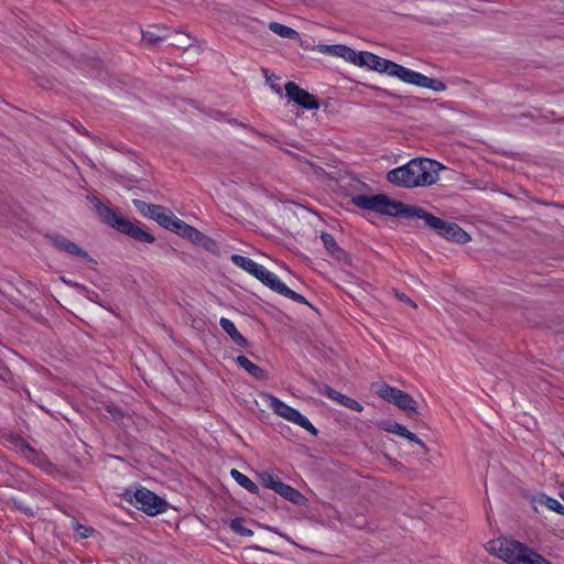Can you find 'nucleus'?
<instances>
[{
    "label": "nucleus",
    "mask_w": 564,
    "mask_h": 564,
    "mask_svg": "<svg viewBox=\"0 0 564 564\" xmlns=\"http://www.w3.org/2000/svg\"><path fill=\"white\" fill-rule=\"evenodd\" d=\"M230 259L234 264L243 269L245 271H247L250 274H252L254 267L258 264L252 259H250L248 257L240 256V254H232Z\"/></svg>",
    "instance_id": "nucleus-27"
},
{
    "label": "nucleus",
    "mask_w": 564,
    "mask_h": 564,
    "mask_svg": "<svg viewBox=\"0 0 564 564\" xmlns=\"http://www.w3.org/2000/svg\"><path fill=\"white\" fill-rule=\"evenodd\" d=\"M47 239L53 245V247L58 250L66 252L68 254H72L77 258L86 259L91 261V258L89 257L88 252H86L84 249H82L77 243L69 240L63 235L59 234H53L47 236Z\"/></svg>",
    "instance_id": "nucleus-11"
},
{
    "label": "nucleus",
    "mask_w": 564,
    "mask_h": 564,
    "mask_svg": "<svg viewBox=\"0 0 564 564\" xmlns=\"http://www.w3.org/2000/svg\"><path fill=\"white\" fill-rule=\"evenodd\" d=\"M166 37H167V35L164 33H158V32H153V31L142 32V41L148 42L150 44H153L158 41H162Z\"/></svg>",
    "instance_id": "nucleus-33"
},
{
    "label": "nucleus",
    "mask_w": 564,
    "mask_h": 564,
    "mask_svg": "<svg viewBox=\"0 0 564 564\" xmlns=\"http://www.w3.org/2000/svg\"><path fill=\"white\" fill-rule=\"evenodd\" d=\"M313 51H316L325 55L341 57L343 59L349 63H351V61H354V57L356 56V51L344 44H318L313 47Z\"/></svg>",
    "instance_id": "nucleus-13"
},
{
    "label": "nucleus",
    "mask_w": 564,
    "mask_h": 564,
    "mask_svg": "<svg viewBox=\"0 0 564 564\" xmlns=\"http://www.w3.org/2000/svg\"><path fill=\"white\" fill-rule=\"evenodd\" d=\"M264 401L267 405L280 417L303 427L313 435H317V430L314 425L296 409L285 404L280 399L271 394H264Z\"/></svg>",
    "instance_id": "nucleus-7"
},
{
    "label": "nucleus",
    "mask_w": 564,
    "mask_h": 564,
    "mask_svg": "<svg viewBox=\"0 0 564 564\" xmlns=\"http://www.w3.org/2000/svg\"><path fill=\"white\" fill-rule=\"evenodd\" d=\"M394 294H395V296H397L400 301L408 303L409 305H411V306H412V307H414V308L416 307V304H415V303H414L410 297H408L404 293H400V292H397V291H395V293H394Z\"/></svg>",
    "instance_id": "nucleus-36"
},
{
    "label": "nucleus",
    "mask_w": 564,
    "mask_h": 564,
    "mask_svg": "<svg viewBox=\"0 0 564 564\" xmlns=\"http://www.w3.org/2000/svg\"><path fill=\"white\" fill-rule=\"evenodd\" d=\"M131 502L149 516H156L166 510V501L147 488L137 489Z\"/></svg>",
    "instance_id": "nucleus-9"
},
{
    "label": "nucleus",
    "mask_w": 564,
    "mask_h": 564,
    "mask_svg": "<svg viewBox=\"0 0 564 564\" xmlns=\"http://www.w3.org/2000/svg\"><path fill=\"white\" fill-rule=\"evenodd\" d=\"M269 29L283 39L297 40L300 37L297 31L279 22H270Z\"/></svg>",
    "instance_id": "nucleus-22"
},
{
    "label": "nucleus",
    "mask_w": 564,
    "mask_h": 564,
    "mask_svg": "<svg viewBox=\"0 0 564 564\" xmlns=\"http://www.w3.org/2000/svg\"><path fill=\"white\" fill-rule=\"evenodd\" d=\"M236 362L256 379H265V371L261 367L250 361L247 357L238 356Z\"/></svg>",
    "instance_id": "nucleus-21"
},
{
    "label": "nucleus",
    "mask_w": 564,
    "mask_h": 564,
    "mask_svg": "<svg viewBox=\"0 0 564 564\" xmlns=\"http://www.w3.org/2000/svg\"><path fill=\"white\" fill-rule=\"evenodd\" d=\"M274 292H276V293H279V294H281V295L285 296V297H289V299H291V300H293V301H295L297 303L310 305V303L306 301V299L303 295L292 291L282 281L278 285V288H276V290Z\"/></svg>",
    "instance_id": "nucleus-25"
},
{
    "label": "nucleus",
    "mask_w": 564,
    "mask_h": 564,
    "mask_svg": "<svg viewBox=\"0 0 564 564\" xmlns=\"http://www.w3.org/2000/svg\"><path fill=\"white\" fill-rule=\"evenodd\" d=\"M74 530L78 534L79 538L86 539L94 533V529L90 527H86L79 523L74 524Z\"/></svg>",
    "instance_id": "nucleus-34"
},
{
    "label": "nucleus",
    "mask_w": 564,
    "mask_h": 564,
    "mask_svg": "<svg viewBox=\"0 0 564 564\" xmlns=\"http://www.w3.org/2000/svg\"><path fill=\"white\" fill-rule=\"evenodd\" d=\"M219 324L223 330L227 333L237 345H247V339L237 330L235 324L230 319L221 317Z\"/></svg>",
    "instance_id": "nucleus-20"
},
{
    "label": "nucleus",
    "mask_w": 564,
    "mask_h": 564,
    "mask_svg": "<svg viewBox=\"0 0 564 564\" xmlns=\"http://www.w3.org/2000/svg\"><path fill=\"white\" fill-rule=\"evenodd\" d=\"M230 529L241 535V536H251L253 535V531L246 528L243 525V519H240V518H235L230 521Z\"/></svg>",
    "instance_id": "nucleus-31"
},
{
    "label": "nucleus",
    "mask_w": 564,
    "mask_h": 564,
    "mask_svg": "<svg viewBox=\"0 0 564 564\" xmlns=\"http://www.w3.org/2000/svg\"><path fill=\"white\" fill-rule=\"evenodd\" d=\"M285 93L291 100L305 109H318L319 107L318 99L294 82H288L285 84Z\"/></svg>",
    "instance_id": "nucleus-10"
},
{
    "label": "nucleus",
    "mask_w": 564,
    "mask_h": 564,
    "mask_svg": "<svg viewBox=\"0 0 564 564\" xmlns=\"http://www.w3.org/2000/svg\"><path fill=\"white\" fill-rule=\"evenodd\" d=\"M351 64L359 67H368L369 69L386 73L389 76L397 77L402 82L417 87H424L434 91H443L446 89V85L434 78H430L421 73L414 72L402 65H399L392 61L382 58L370 52H356V56Z\"/></svg>",
    "instance_id": "nucleus-1"
},
{
    "label": "nucleus",
    "mask_w": 564,
    "mask_h": 564,
    "mask_svg": "<svg viewBox=\"0 0 564 564\" xmlns=\"http://www.w3.org/2000/svg\"><path fill=\"white\" fill-rule=\"evenodd\" d=\"M317 391L319 394H323L328 399L336 401L337 403L345 408H348L356 412H361L364 410V406L358 401L336 391L335 389L330 388L327 384L318 386Z\"/></svg>",
    "instance_id": "nucleus-12"
},
{
    "label": "nucleus",
    "mask_w": 564,
    "mask_h": 564,
    "mask_svg": "<svg viewBox=\"0 0 564 564\" xmlns=\"http://www.w3.org/2000/svg\"><path fill=\"white\" fill-rule=\"evenodd\" d=\"M230 475L241 487L247 489L249 492H252V494L258 492V486L249 477H247L239 470L231 469Z\"/></svg>",
    "instance_id": "nucleus-24"
},
{
    "label": "nucleus",
    "mask_w": 564,
    "mask_h": 564,
    "mask_svg": "<svg viewBox=\"0 0 564 564\" xmlns=\"http://www.w3.org/2000/svg\"><path fill=\"white\" fill-rule=\"evenodd\" d=\"M321 239L326 250L337 260H346V252L337 245L336 240L330 234L323 232Z\"/></svg>",
    "instance_id": "nucleus-19"
},
{
    "label": "nucleus",
    "mask_w": 564,
    "mask_h": 564,
    "mask_svg": "<svg viewBox=\"0 0 564 564\" xmlns=\"http://www.w3.org/2000/svg\"><path fill=\"white\" fill-rule=\"evenodd\" d=\"M300 169L304 173L312 174L317 178H322L325 175V171L322 167L315 165L313 162L305 159L300 160Z\"/></svg>",
    "instance_id": "nucleus-29"
},
{
    "label": "nucleus",
    "mask_w": 564,
    "mask_h": 564,
    "mask_svg": "<svg viewBox=\"0 0 564 564\" xmlns=\"http://www.w3.org/2000/svg\"><path fill=\"white\" fill-rule=\"evenodd\" d=\"M276 494L297 506H302L305 502V497L299 490L284 482H281L279 488H276Z\"/></svg>",
    "instance_id": "nucleus-18"
},
{
    "label": "nucleus",
    "mask_w": 564,
    "mask_h": 564,
    "mask_svg": "<svg viewBox=\"0 0 564 564\" xmlns=\"http://www.w3.org/2000/svg\"><path fill=\"white\" fill-rule=\"evenodd\" d=\"M380 427L386 432L397 434L410 442L419 444L425 452H427L425 443L422 442L414 433L410 432L405 426L393 421H383L380 423Z\"/></svg>",
    "instance_id": "nucleus-14"
},
{
    "label": "nucleus",
    "mask_w": 564,
    "mask_h": 564,
    "mask_svg": "<svg viewBox=\"0 0 564 564\" xmlns=\"http://www.w3.org/2000/svg\"><path fill=\"white\" fill-rule=\"evenodd\" d=\"M408 216L423 219L427 227L448 240L465 243L470 239L469 235L457 224L445 221L420 207H410L408 209Z\"/></svg>",
    "instance_id": "nucleus-5"
},
{
    "label": "nucleus",
    "mask_w": 564,
    "mask_h": 564,
    "mask_svg": "<svg viewBox=\"0 0 564 564\" xmlns=\"http://www.w3.org/2000/svg\"><path fill=\"white\" fill-rule=\"evenodd\" d=\"M12 503L15 508L21 509L24 513L29 516H34V511L31 508H23L18 501L14 499L12 500Z\"/></svg>",
    "instance_id": "nucleus-37"
},
{
    "label": "nucleus",
    "mask_w": 564,
    "mask_h": 564,
    "mask_svg": "<svg viewBox=\"0 0 564 564\" xmlns=\"http://www.w3.org/2000/svg\"><path fill=\"white\" fill-rule=\"evenodd\" d=\"M160 225L178 235L185 227L186 223L181 220L173 214L166 213Z\"/></svg>",
    "instance_id": "nucleus-23"
},
{
    "label": "nucleus",
    "mask_w": 564,
    "mask_h": 564,
    "mask_svg": "<svg viewBox=\"0 0 564 564\" xmlns=\"http://www.w3.org/2000/svg\"><path fill=\"white\" fill-rule=\"evenodd\" d=\"M251 275L257 278L264 285H267L268 288H270L273 291H275L278 285L281 283V280L276 274L269 271L267 268H264L263 265H261L259 263L254 267V270Z\"/></svg>",
    "instance_id": "nucleus-16"
},
{
    "label": "nucleus",
    "mask_w": 564,
    "mask_h": 564,
    "mask_svg": "<svg viewBox=\"0 0 564 564\" xmlns=\"http://www.w3.org/2000/svg\"><path fill=\"white\" fill-rule=\"evenodd\" d=\"M178 235L197 245L202 243L206 239V237L200 231L187 224Z\"/></svg>",
    "instance_id": "nucleus-26"
},
{
    "label": "nucleus",
    "mask_w": 564,
    "mask_h": 564,
    "mask_svg": "<svg viewBox=\"0 0 564 564\" xmlns=\"http://www.w3.org/2000/svg\"><path fill=\"white\" fill-rule=\"evenodd\" d=\"M487 550L508 564H552L534 550L511 539L489 541Z\"/></svg>",
    "instance_id": "nucleus-3"
},
{
    "label": "nucleus",
    "mask_w": 564,
    "mask_h": 564,
    "mask_svg": "<svg viewBox=\"0 0 564 564\" xmlns=\"http://www.w3.org/2000/svg\"><path fill=\"white\" fill-rule=\"evenodd\" d=\"M176 46L187 48L192 45V40L188 35L182 36L180 40L176 41Z\"/></svg>",
    "instance_id": "nucleus-35"
},
{
    "label": "nucleus",
    "mask_w": 564,
    "mask_h": 564,
    "mask_svg": "<svg viewBox=\"0 0 564 564\" xmlns=\"http://www.w3.org/2000/svg\"><path fill=\"white\" fill-rule=\"evenodd\" d=\"M351 202L354 203L355 206L359 208L373 210L387 215H400L402 213L408 214L409 209H405L402 203L393 202L383 194H378L373 196L357 195L352 197Z\"/></svg>",
    "instance_id": "nucleus-6"
},
{
    "label": "nucleus",
    "mask_w": 564,
    "mask_h": 564,
    "mask_svg": "<svg viewBox=\"0 0 564 564\" xmlns=\"http://www.w3.org/2000/svg\"><path fill=\"white\" fill-rule=\"evenodd\" d=\"M259 479L264 487L272 489L275 492H276V488H279V486L282 482L276 476H274L273 474L268 473V471L261 473L259 475Z\"/></svg>",
    "instance_id": "nucleus-30"
},
{
    "label": "nucleus",
    "mask_w": 564,
    "mask_h": 564,
    "mask_svg": "<svg viewBox=\"0 0 564 564\" xmlns=\"http://www.w3.org/2000/svg\"><path fill=\"white\" fill-rule=\"evenodd\" d=\"M300 169L304 173L312 174L317 178H322L325 175V171L322 167L315 165L313 162L305 159L300 160Z\"/></svg>",
    "instance_id": "nucleus-28"
},
{
    "label": "nucleus",
    "mask_w": 564,
    "mask_h": 564,
    "mask_svg": "<svg viewBox=\"0 0 564 564\" xmlns=\"http://www.w3.org/2000/svg\"><path fill=\"white\" fill-rule=\"evenodd\" d=\"M94 208L100 220L112 228H116L118 231L128 235L129 237L147 243H152L154 241V237L143 230L141 227L127 220L119 214H117L112 208L102 204L99 199L94 198Z\"/></svg>",
    "instance_id": "nucleus-4"
},
{
    "label": "nucleus",
    "mask_w": 564,
    "mask_h": 564,
    "mask_svg": "<svg viewBox=\"0 0 564 564\" xmlns=\"http://www.w3.org/2000/svg\"><path fill=\"white\" fill-rule=\"evenodd\" d=\"M443 166L430 159H413L387 173V181L398 187L430 186L438 181Z\"/></svg>",
    "instance_id": "nucleus-2"
},
{
    "label": "nucleus",
    "mask_w": 564,
    "mask_h": 564,
    "mask_svg": "<svg viewBox=\"0 0 564 564\" xmlns=\"http://www.w3.org/2000/svg\"><path fill=\"white\" fill-rule=\"evenodd\" d=\"M376 393L383 400L393 403L399 409L409 412V415H417V403L416 401L406 392L391 387L387 383H376Z\"/></svg>",
    "instance_id": "nucleus-8"
},
{
    "label": "nucleus",
    "mask_w": 564,
    "mask_h": 564,
    "mask_svg": "<svg viewBox=\"0 0 564 564\" xmlns=\"http://www.w3.org/2000/svg\"><path fill=\"white\" fill-rule=\"evenodd\" d=\"M10 442L13 449L28 460L35 463L40 459V455L36 453V451L32 448L30 444H28L23 438L19 436H12Z\"/></svg>",
    "instance_id": "nucleus-17"
},
{
    "label": "nucleus",
    "mask_w": 564,
    "mask_h": 564,
    "mask_svg": "<svg viewBox=\"0 0 564 564\" xmlns=\"http://www.w3.org/2000/svg\"><path fill=\"white\" fill-rule=\"evenodd\" d=\"M541 502L550 510H553L558 514H564V506L558 500L551 497H543Z\"/></svg>",
    "instance_id": "nucleus-32"
},
{
    "label": "nucleus",
    "mask_w": 564,
    "mask_h": 564,
    "mask_svg": "<svg viewBox=\"0 0 564 564\" xmlns=\"http://www.w3.org/2000/svg\"><path fill=\"white\" fill-rule=\"evenodd\" d=\"M134 207L144 216L161 224L166 210L161 205L149 204L140 199H133Z\"/></svg>",
    "instance_id": "nucleus-15"
}]
</instances>
